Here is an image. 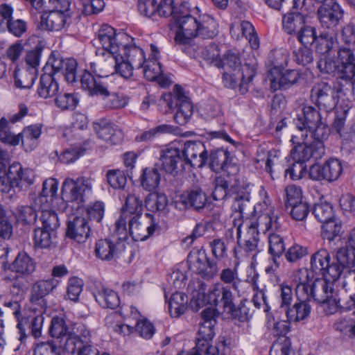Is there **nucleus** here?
I'll return each mask as SVG.
<instances>
[{"label":"nucleus","mask_w":355,"mask_h":355,"mask_svg":"<svg viewBox=\"0 0 355 355\" xmlns=\"http://www.w3.org/2000/svg\"><path fill=\"white\" fill-rule=\"evenodd\" d=\"M277 216L273 213L267 212L259 216L257 221L250 222L248 225V230L245 239L242 240L241 237V224L237 227V246L233 249V254L235 259H239L240 256H248L256 254L257 251L258 243L259 241V225H263L265 231H270L273 229L279 228Z\"/></svg>","instance_id":"obj_1"},{"label":"nucleus","mask_w":355,"mask_h":355,"mask_svg":"<svg viewBox=\"0 0 355 355\" xmlns=\"http://www.w3.org/2000/svg\"><path fill=\"white\" fill-rule=\"evenodd\" d=\"M162 98L169 110L176 109L173 118L178 124L184 125L190 121L193 107L190 98L180 85H175L173 92L163 95Z\"/></svg>","instance_id":"obj_2"},{"label":"nucleus","mask_w":355,"mask_h":355,"mask_svg":"<svg viewBox=\"0 0 355 355\" xmlns=\"http://www.w3.org/2000/svg\"><path fill=\"white\" fill-rule=\"evenodd\" d=\"M298 130H308L314 139H327L330 135L327 124L322 121L319 110L313 106H304L295 123Z\"/></svg>","instance_id":"obj_3"},{"label":"nucleus","mask_w":355,"mask_h":355,"mask_svg":"<svg viewBox=\"0 0 355 355\" xmlns=\"http://www.w3.org/2000/svg\"><path fill=\"white\" fill-rule=\"evenodd\" d=\"M179 10V15L173 23H170L171 29L175 28V42L178 44H189L191 40L198 35L199 20L189 13L187 6Z\"/></svg>","instance_id":"obj_4"},{"label":"nucleus","mask_w":355,"mask_h":355,"mask_svg":"<svg viewBox=\"0 0 355 355\" xmlns=\"http://www.w3.org/2000/svg\"><path fill=\"white\" fill-rule=\"evenodd\" d=\"M310 100L319 110L329 112L339 102L338 90L327 82L315 83L310 91Z\"/></svg>","instance_id":"obj_5"},{"label":"nucleus","mask_w":355,"mask_h":355,"mask_svg":"<svg viewBox=\"0 0 355 355\" xmlns=\"http://www.w3.org/2000/svg\"><path fill=\"white\" fill-rule=\"evenodd\" d=\"M234 288L217 282L209 288L207 293L199 294L197 299L198 305L210 304L221 308L225 312L235 300Z\"/></svg>","instance_id":"obj_6"},{"label":"nucleus","mask_w":355,"mask_h":355,"mask_svg":"<svg viewBox=\"0 0 355 355\" xmlns=\"http://www.w3.org/2000/svg\"><path fill=\"white\" fill-rule=\"evenodd\" d=\"M44 67H49L50 72L58 78L63 76L68 83L77 81L78 62L73 58H64L58 52H51Z\"/></svg>","instance_id":"obj_7"},{"label":"nucleus","mask_w":355,"mask_h":355,"mask_svg":"<svg viewBox=\"0 0 355 355\" xmlns=\"http://www.w3.org/2000/svg\"><path fill=\"white\" fill-rule=\"evenodd\" d=\"M156 166L174 177L182 174L185 171L186 162L182 159L179 152V147L175 144L163 149Z\"/></svg>","instance_id":"obj_8"},{"label":"nucleus","mask_w":355,"mask_h":355,"mask_svg":"<svg viewBox=\"0 0 355 355\" xmlns=\"http://www.w3.org/2000/svg\"><path fill=\"white\" fill-rule=\"evenodd\" d=\"M297 137L293 136L291 141L295 146L291 150V156L293 161H299L306 164L311 157L318 159L325 153L324 141L325 139H314L309 145L297 141Z\"/></svg>","instance_id":"obj_9"},{"label":"nucleus","mask_w":355,"mask_h":355,"mask_svg":"<svg viewBox=\"0 0 355 355\" xmlns=\"http://www.w3.org/2000/svg\"><path fill=\"white\" fill-rule=\"evenodd\" d=\"M343 15V10L335 0H329L318 9V17L322 28L330 33H336L337 26Z\"/></svg>","instance_id":"obj_10"},{"label":"nucleus","mask_w":355,"mask_h":355,"mask_svg":"<svg viewBox=\"0 0 355 355\" xmlns=\"http://www.w3.org/2000/svg\"><path fill=\"white\" fill-rule=\"evenodd\" d=\"M179 152L186 166L192 168H202L208 161V152L200 141H187L181 147Z\"/></svg>","instance_id":"obj_11"},{"label":"nucleus","mask_w":355,"mask_h":355,"mask_svg":"<svg viewBox=\"0 0 355 355\" xmlns=\"http://www.w3.org/2000/svg\"><path fill=\"white\" fill-rule=\"evenodd\" d=\"M92 190V184L84 177L76 180L67 178L62 187V197L67 202H76L78 205L85 202L84 194L86 191Z\"/></svg>","instance_id":"obj_12"},{"label":"nucleus","mask_w":355,"mask_h":355,"mask_svg":"<svg viewBox=\"0 0 355 355\" xmlns=\"http://www.w3.org/2000/svg\"><path fill=\"white\" fill-rule=\"evenodd\" d=\"M146 216L150 219L148 225L140 214L130 216L129 218L128 233L132 239L136 241L146 240L158 228V225L153 221V215L146 213Z\"/></svg>","instance_id":"obj_13"},{"label":"nucleus","mask_w":355,"mask_h":355,"mask_svg":"<svg viewBox=\"0 0 355 355\" xmlns=\"http://www.w3.org/2000/svg\"><path fill=\"white\" fill-rule=\"evenodd\" d=\"M44 318L42 315L20 317L17 320V329L19 335V340L23 343L29 336L39 338L42 336Z\"/></svg>","instance_id":"obj_14"},{"label":"nucleus","mask_w":355,"mask_h":355,"mask_svg":"<svg viewBox=\"0 0 355 355\" xmlns=\"http://www.w3.org/2000/svg\"><path fill=\"white\" fill-rule=\"evenodd\" d=\"M295 295L297 300L310 302L313 300V275L306 268H301L294 274Z\"/></svg>","instance_id":"obj_15"},{"label":"nucleus","mask_w":355,"mask_h":355,"mask_svg":"<svg viewBox=\"0 0 355 355\" xmlns=\"http://www.w3.org/2000/svg\"><path fill=\"white\" fill-rule=\"evenodd\" d=\"M274 230H276L268 231V253L270 255V261L272 264L266 268V273H274L277 270L283 261L282 255L286 250L284 237L274 232Z\"/></svg>","instance_id":"obj_16"},{"label":"nucleus","mask_w":355,"mask_h":355,"mask_svg":"<svg viewBox=\"0 0 355 355\" xmlns=\"http://www.w3.org/2000/svg\"><path fill=\"white\" fill-rule=\"evenodd\" d=\"M270 87L274 91L285 90L296 84L300 78V73L295 69H276L269 71Z\"/></svg>","instance_id":"obj_17"},{"label":"nucleus","mask_w":355,"mask_h":355,"mask_svg":"<svg viewBox=\"0 0 355 355\" xmlns=\"http://www.w3.org/2000/svg\"><path fill=\"white\" fill-rule=\"evenodd\" d=\"M320 71L324 74H328L332 76H337L338 78L349 81L354 77L355 71L351 69L349 72L347 71L344 64L339 58V49L337 51L336 60L331 58H321L317 64Z\"/></svg>","instance_id":"obj_18"},{"label":"nucleus","mask_w":355,"mask_h":355,"mask_svg":"<svg viewBox=\"0 0 355 355\" xmlns=\"http://www.w3.org/2000/svg\"><path fill=\"white\" fill-rule=\"evenodd\" d=\"M120 240L121 238L116 241L108 239L98 240L95 245L96 257L102 261H110L119 258L125 248L124 243Z\"/></svg>","instance_id":"obj_19"},{"label":"nucleus","mask_w":355,"mask_h":355,"mask_svg":"<svg viewBox=\"0 0 355 355\" xmlns=\"http://www.w3.org/2000/svg\"><path fill=\"white\" fill-rule=\"evenodd\" d=\"M93 128L98 138L110 144L116 145L123 139L121 130L105 119H100L94 122Z\"/></svg>","instance_id":"obj_20"},{"label":"nucleus","mask_w":355,"mask_h":355,"mask_svg":"<svg viewBox=\"0 0 355 355\" xmlns=\"http://www.w3.org/2000/svg\"><path fill=\"white\" fill-rule=\"evenodd\" d=\"M218 261L209 257L205 250H198L194 263L197 274L206 280L213 279L219 271Z\"/></svg>","instance_id":"obj_21"},{"label":"nucleus","mask_w":355,"mask_h":355,"mask_svg":"<svg viewBox=\"0 0 355 355\" xmlns=\"http://www.w3.org/2000/svg\"><path fill=\"white\" fill-rule=\"evenodd\" d=\"M108 76H93L92 74L87 73L81 75L80 85L83 90L86 91L90 96H100L108 94L109 84L106 80Z\"/></svg>","instance_id":"obj_22"},{"label":"nucleus","mask_w":355,"mask_h":355,"mask_svg":"<svg viewBox=\"0 0 355 355\" xmlns=\"http://www.w3.org/2000/svg\"><path fill=\"white\" fill-rule=\"evenodd\" d=\"M207 196L202 189L195 186L184 191L180 196L179 202L185 209H192L200 211L207 205Z\"/></svg>","instance_id":"obj_23"},{"label":"nucleus","mask_w":355,"mask_h":355,"mask_svg":"<svg viewBox=\"0 0 355 355\" xmlns=\"http://www.w3.org/2000/svg\"><path fill=\"white\" fill-rule=\"evenodd\" d=\"M10 178L15 189L22 191L32 185L35 180V173L33 170L24 168L19 162H14L9 166Z\"/></svg>","instance_id":"obj_24"},{"label":"nucleus","mask_w":355,"mask_h":355,"mask_svg":"<svg viewBox=\"0 0 355 355\" xmlns=\"http://www.w3.org/2000/svg\"><path fill=\"white\" fill-rule=\"evenodd\" d=\"M230 153L227 150L218 149L212 150L209 155H208V161L207 164L211 170L215 172L223 171L226 175H229L231 173L236 174L238 171V167L234 165H232L228 163Z\"/></svg>","instance_id":"obj_25"},{"label":"nucleus","mask_w":355,"mask_h":355,"mask_svg":"<svg viewBox=\"0 0 355 355\" xmlns=\"http://www.w3.org/2000/svg\"><path fill=\"white\" fill-rule=\"evenodd\" d=\"M90 232L87 220L83 217L76 216L68 222L66 236L79 243H83L89 238Z\"/></svg>","instance_id":"obj_26"},{"label":"nucleus","mask_w":355,"mask_h":355,"mask_svg":"<svg viewBox=\"0 0 355 355\" xmlns=\"http://www.w3.org/2000/svg\"><path fill=\"white\" fill-rule=\"evenodd\" d=\"M59 283V280L54 278L36 281L31 287L30 294L31 303L41 304L44 302V297L51 293Z\"/></svg>","instance_id":"obj_27"},{"label":"nucleus","mask_w":355,"mask_h":355,"mask_svg":"<svg viewBox=\"0 0 355 355\" xmlns=\"http://www.w3.org/2000/svg\"><path fill=\"white\" fill-rule=\"evenodd\" d=\"M92 294L96 302L104 309H114L120 305L117 293L101 284L95 285Z\"/></svg>","instance_id":"obj_28"},{"label":"nucleus","mask_w":355,"mask_h":355,"mask_svg":"<svg viewBox=\"0 0 355 355\" xmlns=\"http://www.w3.org/2000/svg\"><path fill=\"white\" fill-rule=\"evenodd\" d=\"M220 313L216 306L205 308L200 313L201 322L196 336H215V326Z\"/></svg>","instance_id":"obj_29"},{"label":"nucleus","mask_w":355,"mask_h":355,"mask_svg":"<svg viewBox=\"0 0 355 355\" xmlns=\"http://www.w3.org/2000/svg\"><path fill=\"white\" fill-rule=\"evenodd\" d=\"M49 69V67H44V73L40 77L37 89L38 96L43 98L55 96L59 90L58 78L50 72Z\"/></svg>","instance_id":"obj_30"},{"label":"nucleus","mask_w":355,"mask_h":355,"mask_svg":"<svg viewBox=\"0 0 355 355\" xmlns=\"http://www.w3.org/2000/svg\"><path fill=\"white\" fill-rule=\"evenodd\" d=\"M230 31L233 37L239 38L240 33L245 37L252 49H257L259 47V39L255 31L253 25L248 21L243 20L240 22H234L230 25Z\"/></svg>","instance_id":"obj_31"},{"label":"nucleus","mask_w":355,"mask_h":355,"mask_svg":"<svg viewBox=\"0 0 355 355\" xmlns=\"http://www.w3.org/2000/svg\"><path fill=\"white\" fill-rule=\"evenodd\" d=\"M70 21V12L53 10L49 12L46 17H42L41 23L47 30L59 31L69 24Z\"/></svg>","instance_id":"obj_32"},{"label":"nucleus","mask_w":355,"mask_h":355,"mask_svg":"<svg viewBox=\"0 0 355 355\" xmlns=\"http://www.w3.org/2000/svg\"><path fill=\"white\" fill-rule=\"evenodd\" d=\"M60 346L69 353L77 352V355H98L99 354L98 349L94 346L91 340L83 342L75 337L68 338Z\"/></svg>","instance_id":"obj_33"},{"label":"nucleus","mask_w":355,"mask_h":355,"mask_svg":"<svg viewBox=\"0 0 355 355\" xmlns=\"http://www.w3.org/2000/svg\"><path fill=\"white\" fill-rule=\"evenodd\" d=\"M234 184L231 185L230 191L235 194L234 200L232 205L234 211L239 213V217H242L247 206L250 203V193L246 188L239 186V178H234Z\"/></svg>","instance_id":"obj_34"},{"label":"nucleus","mask_w":355,"mask_h":355,"mask_svg":"<svg viewBox=\"0 0 355 355\" xmlns=\"http://www.w3.org/2000/svg\"><path fill=\"white\" fill-rule=\"evenodd\" d=\"M9 268L12 272L21 276H30L35 270L36 262L26 252H20L10 265Z\"/></svg>","instance_id":"obj_35"},{"label":"nucleus","mask_w":355,"mask_h":355,"mask_svg":"<svg viewBox=\"0 0 355 355\" xmlns=\"http://www.w3.org/2000/svg\"><path fill=\"white\" fill-rule=\"evenodd\" d=\"M307 14L289 11L282 17V28L288 35H295L306 23Z\"/></svg>","instance_id":"obj_36"},{"label":"nucleus","mask_w":355,"mask_h":355,"mask_svg":"<svg viewBox=\"0 0 355 355\" xmlns=\"http://www.w3.org/2000/svg\"><path fill=\"white\" fill-rule=\"evenodd\" d=\"M313 300L320 304L329 302L334 292V284L324 278H315L313 283Z\"/></svg>","instance_id":"obj_37"},{"label":"nucleus","mask_w":355,"mask_h":355,"mask_svg":"<svg viewBox=\"0 0 355 355\" xmlns=\"http://www.w3.org/2000/svg\"><path fill=\"white\" fill-rule=\"evenodd\" d=\"M98 39L103 50L114 55L118 53L120 46L116 42V32L114 28L103 24L98 32Z\"/></svg>","instance_id":"obj_38"},{"label":"nucleus","mask_w":355,"mask_h":355,"mask_svg":"<svg viewBox=\"0 0 355 355\" xmlns=\"http://www.w3.org/2000/svg\"><path fill=\"white\" fill-rule=\"evenodd\" d=\"M159 168L156 164L152 167H146L142 169L139 177L141 187L146 191L153 192L159 187L161 181Z\"/></svg>","instance_id":"obj_39"},{"label":"nucleus","mask_w":355,"mask_h":355,"mask_svg":"<svg viewBox=\"0 0 355 355\" xmlns=\"http://www.w3.org/2000/svg\"><path fill=\"white\" fill-rule=\"evenodd\" d=\"M117 53L121 58L126 59L133 64L136 69L141 68L146 61L144 51L135 44L121 46Z\"/></svg>","instance_id":"obj_40"},{"label":"nucleus","mask_w":355,"mask_h":355,"mask_svg":"<svg viewBox=\"0 0 355 355\" xmlns=\"http://www.w3.org/2000/svg\"><path fill=\"white\" fill-rule=\"evenodd\" d=\"M311 312V306L309 302L297 300L293 306L286 309L289 322H298L306 320Z\"/></svg>","instance_id":"obj_41"},{"label":"nucleus","mask_w":355,"mask_h":355,"mask_svg":"<svg viewBox=\"0 0 355 355\" xmlns=\"http://www.w3.org/2000/svg\"><path fill=\"white\" fill-rule=\"evenodd\" d=\"M42 133V125L33 124L24 128L23 131L17 135L19 144L21 145L26 151L31 150L35 146L37 139Z\"/></svg>","instance_id":"obj_42"},{"label":"nucleus","mask_w":355,"mask_h":355,"mask_svg":"<svg viewBox=\"0 0 355 355\" xmlns=\"http://www.w3.org/2000/svg\"><path fill=\"white\" fill-rule=\"evenodd\" d=\"M226 175V177L218 176L214 180V189L212 192V198L214 200H223L230 193H232L230 191L231 185L234 184V178H238L235 174Z\"/></svg>","instance_id":"obj_43"},{"label":"nucleus","mask_w":355,"mask_h":355,"mask_svg":"<svg viewBox=\"0 0 355 355\" xmlns=\"http://www.w3.org/2000/svg\"><path fill=\"white\" fill-rule=\"evenodd\" d=\"M249 302L246 300H242L238 304L234 302L225 311L229 317L235 321V322H247L251 317L252 313L250 309L248 306Z\"/></svg>","instance_id":"obj_44"},{"label":"nucleus","mask_w":355,"mask_h":355,"mask_svg":"<svg viewBox=\"0 0 355 355\" xmlns=\"http://www.w3.org/2000/svg\"><path fill=\"white\" fill-rule=\"evenodd\" d=\"M316 220L323 223L335 217V211L332 204L323 198L315 202L311 209Z\"/></svg>","instance_id":"obj_45"},{"label":"nucleus","mask_w":355,"mask_h":355,"mask_svg":"<svg viewBox=\"0 0 355 355\" xmlns=\"http://www.w3.org/2000/svg\"><path fill=\"white\" fill-rule=\"evenodd\" d=\"M225 234V240L220 238H215L209 241V245L211 248V254L218 261L227 257V245L230 241L234 240L233 232L231 230H228Z\"/></svg>","instance_id":"obj_46"},{"label":"nucleus","mask_w":355,"mask_h":355,"mask_svg":"<svg viewBox=\"0 0 355 355\" xmlns=\"http://www.w3.org/2000/svg\"><path fill=\"white\" fill-rule=\"evenodd\" d=\"M185 6L183 3H175L174 0H161L156 8L157 14L165 18L171 17V23H173L179 15L176 13L179 12L180 8L182 10Z\"/></svg>","instance_id":"obj_47"},{"label":"nucleus","mask_w":355,"mask_h":355,"mask_svg":"<svg viewBox=\"0 0 355 355\" xmlns=\"http://www.w3.org/2000/svg\"><path fill=\"white\" fill-rule=\"evenodd\" d=\"M187 296L181 292L174 293L168 302L169 313L172 317L179 318L187 311L188 306Z\"/></svg>","instance_id":"obj_48"},{"label":"nucleus","mask_w":355,"mask_h":355,"mask_svg":"<svg viewBox=\"0 0 355 355\" xmlns=\"http://www.w3.org/2000/svg\"><path fill=\"white\" fill-rule=\"evenodd\" d=\"M343 233L342 222L336 217L322 223L321 236L329 242L333 241L337 237H340Z\"/></svg>","instance_id":"obj_49"},{"label":"nucleus","mask_w":355,"mask_h":355,"mask_svg":"<svg viewBox=\"0 0 355 355\" xmlns=\"http://www.w3.org/2000/svg\"><path fill=\"white\" fill-rule=\"evenodd\" d=\"M330 262V256L327 250L321 249L314 253L311 258V273L323 275Z\"/></svg>","instance_id":"obj_50"},{"label":"nucleus","mask_w":355,"mask_h":355,"mask_svg":"<svg viewBox=\"0 0 355 355\" xmlns=\"http://www.w3.org/2000/svg\"><path fill=\"white\" fill-rule=\"evenodd\" d=\"M198 35L203 39L214 38L218 34L217 23L214 19L209 15H203L199 20L198 28Z\"/></svg>","instance_id":"obj_51"},{"label":"nucleus","mask_w":355,"mask_h":355,"mask_svg":"<svg viewBox=\"0 0 355 355\" xmlns=\"http://www.w3.org/2000/svg\"><path fill=\"white\" fill-rule=\"evenodd\" d=\"M336 33H330L328 31L320 33L319 35H317L312 46L319 54L325 55L329 53L334 45V35Z\"/></svg>","instance_id":"obj_52"},{"label":"nucleus","mask_w":355,"mask_h":355,"mask_svg":"<svg viewBox=\"0 0 355 355\" xmlns=\"http://www.w3.org/2000/svg\"><path fill=\"white\" fill-rule=\"evenodd\" d=\"M56 237V233L42 227L35 228L33 232V244L34 247L40 249H46L50 248L53 239Z\"/></svg>","instance_id":"obj_53"},{"label":"nucleus","mask_w":355,"mask_h":355,"mask_svg":"<svg viewBox=\"0 0 355 355\" xmlns=\"http://www.w3.org/2000/svg\"><path fill=\"white\" fill-rule=\"evenodd\" d=\"M37 73L29 69H15L14 73L15 85L17 88L31 89L36 79Z\"/></svg>","instance_id":"obj_54"},{"label":"nucleus","mask_w":355,"mask_h":355,"mask_svg":"<svg viewBox=\"0 0 355 355\" xmlns=\"http://www.w3.org/2000/svg\"><path fill=\"white\" fill-rule=\"evenodd\" d=\"M71 332L69 331L64 318L55 316L51 319L49 327V334L51 337L57 339L65 338L67 340Z\"/></svg>","instance_id":"obj_55"},{"label":"nucleus","mask_w":355,"mask_h":355,"mask_svg":"<svg viewBox=\"0 0 355 355\" xmlns=\"http://www.w3.org/2000/svg\"><path fill=\"white\" fill-rule=\"evenodd\" d=\"M168 204L167 196L164 193L150 192L145 200L146 208L152 212L162 211Z\"/></svg>","instance_id":"obj_56"},{"label":"nucleus","mask_w":355,"mask_h":355,"mask_svg":"<svg viewBox=\"0 0 355 355\" xmlns=\"http://www.w3.org/2000/svg\"><path fill=\"white\" fill-rule=\"evenodd\" d=\"M237 74L241 80L239 84V92L241 94H245L248 91V85L254 78L256 71L254 66L249 64L242 65L237 71Z\"/></svg>","instance_id":"obj_57"},{"label":"nucleus","mask_w":355,"mask_h":355,"mask_svg":"<svg viewBox=\"0 0 355 355\" xmlns=\"http://www.w3.org/2000/svg\"><path fill=\"white\" fill-rule=\"evenodd\" d=\"M89 141L85 142L84 146L71 147L63 150L58 156L59 160L64 164H70L77 160L90 148Z\"/></svg>","instance_id":"obj_58"},{"label":"nucleus","mask_w":355,"mask_h":355,"mask_svg":"<svg viewBox=\"0 0 355 355\" xmlns=\"http://www.w3.org/2000/svg\"><path fill=\"white\" fill-rule=\"evenodd\" d=\"M336 261L346 272L355 266V250L348 246L340 248L336 254Z\"/></svg>","instance_id":"obj_59"},{"label":"nucleus","mask_w":355,"mask_h":355,"mask_svg":"<svg viewBox=\"0 0 355 355\" xmlns=\"http://www.w3.org/2000/svg\"><path fill=\"white\" fill-rule=\"evenodd\" d=\"M214 338L211 336L196 337V348L200 349L201 355H225L220 354L218 347L213 345Z\"/></svg>","instance_id":"obj_60"},{"label":"nucleus","mask_w":355,"mask_h":355,"mask_svg":"<svg viewBox=\"0 0 355 355\" xmlns=\"http://www.w3.org/2000/svg\"><path fill=\"white\" fill-rule=\"evenodd\" d=\"M323 165L325 180L334 182L339 178L343 172V166L338 159L333 158L329 159L326 161Z\"/></svg>","instance_id":"obj_61"},{"label":"nucleus","mask_w":355,"mask_h":355,"mask_svg":"<svg viewBox=\"0 0 355 355\" xmlns=\"http://www.w3.org/2000/svg\"><path fill=\"white\" fill-rule=\"evenodd\" d=\"M143 210L142 200L135 194H128L125 198V205L121 208V212H125L128 216L141 215Z\"/></svg>","instance_id":"obj_62"},{"label":"nucleus","mask_w":355,"mask_h":355,"mask_svg":"<svg viewBox=\"0 0 355 355\" xmlns=\"http://www.w3.org/2000/svg\"><path fill=\"white\" fill-rule=\"evenodd\" d=\"M42 228L56 233L60 227L58 214L52 210H43L40 216Z\"/></svg>","instance_id":"obj_63"},{"label":"nucleus","mask_w":355,"mask_h":355,"mask_svg":"<svg viewBox=\"0 0 355 355\" xmlns=\"http://www.w3.org/2000/svg\"><path fill=\"white\" fill-rule=\"evenodd\" d=\"M351 47L343 46L339 48V58L346 69L349 72L351 69L355 71V42H352Z\"/></svg>","instance_id":"obj_64"}]
</instances>
